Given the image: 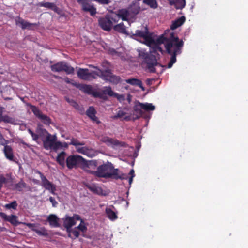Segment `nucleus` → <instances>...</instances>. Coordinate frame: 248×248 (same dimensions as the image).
I'll use <instances>...</instances> for the list:
<instances>
[{"label": "nucleus", "mask_w": 248, "mask_h": 248, "mask_svg": "<svg viewBox=\"0 0 248 248\" xmlns=\"http://www.w3.org/2000/svg\"><path fill=\"white\" fill-rule=\"evenodd\" d=\"M119 21L118 16L113 14H107L105 16L98 19L99 26L104 31H109L113 26V24Z\"/></svg>", "instance_id": "4"}, {"label": "nucleus", "mask_w": 248, "mask_h": 248, "mask_svg": "<svg viewBox=\"0 0 248 248\" xmlns=\"http://www.w3.org/2000/svg\"><path fill=\"white\" fill-rule=\"evenodd\" d=\"M7 183V179L3 175H0V191L1 190L3 184Z\"/></svg>", "instance_id": "49"}, {"label": "nucleus", "mask_w": 248, "mask_h": 248, "mask_svg": "<svg viewBox=\"0 0 248 248\" xmlns=\"http://www.w3.org/2000/svg\"><path fill=\"white\" fill-rule=\"evenodd\" d=\"M14 119L7 115H2L0 119V123L4 122L6 123L12 124L14 122Z\"/></svg>", "instance_id": "39"}, {"label": "nucleus", "mask_w": 248, "mask_h": 248, "mask_svg": "<svg viewBox=\"0 0 248 248\" xmlns=\"http://www.w3.org/2000/svg\"><path fill=\"white\" fill-rule=\"evenodd\" d=\"M50 68L53 72H60L63 71L66 74H72L74 72V68L65 61H61L51 65Z\"/></svg>", "instance_id": "6"}, {"label": "nucleus", "mask_w": 248, "mask_h": 248, "mask_svg": "<svg viewBox=\"0 0 248 248\" xmlns=\"http://www.w3.org/2000/svg\"><path fill=\"white\" fill-rule=\"evenodd\" d=\"M70 232H68V236L72 239H75L79 237V232L76 229L72 230L70 229Z\"/></svg>", "instance_id": "40"}, {"label": "nucleus", "mask_w": 248, "mask_h": 248, "mask_svg": "<svg viewBox=\"0 0 248 248\" xmlns=\"http://www.w3.org/2000/svg\"><path fill=\"white\" fill-rule=\"evenodd\" d=\"M85 186L88 189L95 194L100 195L102 193V188L95 184H87Z\"/></svg>", "instance_id": "21"}, {"label": "nucleus", "mask_w": 248, "mask_h": 248, "mask_svg": "<svg viewBox=\"0 0 248 248\" xmlns=\"http://www.w3.org/2000/svg\"><path fill=\"white\" fill-rule=\"evenodd\" d=\"M129 174L131 176H133V177L135 176V174H134V170L133 169H131L129 173Z\"/></svg>", "instance_id": "59"}, {"label": "nucleus", "mask_w": 248, "mask_h": 248, "mask_svg": "<svg viewBox=\"0 0 248 248\" xmlns=\"http://www.w3.org/2000/svg\"><path fill=\"white\" fill-rule=\"evenodd\" d=\"M95 1L98 2L100 4H108L110 1L109 0H94Z\"/></svg>", "instance_id": "54"}, {"label": "nucleus", "mask_w": 248, "mask_h": 248, "mask_svg": "<svg viewBox=\"0 0 248 248\" xmlns=\"http://www.w3.org/2000/svg\"><path fill=\"white\" fill-rule=\"evenodd\" d=\"M125 82L131 85L139 87L143 91L145 90L144 87L143 86L142 82L140 79L132 78L126 79Z\"/></svg>", "instance_id": "22"}, {"label": "nucleus", "mask_w": 248, "mask_h": 248, "mask_svg": "<svg viewBox=\"0 0 248 248\" xmlns=\"http://www.w3.org/2000/svg\"><path fill=\"white\" fill-rule=\"evenodd\" d=\"M113 16H118L119 20L121 18L123 21H127L128 18L130 17L127 8L120 9L118 11V14H113Z\"/></svg>", "instance_id": "20"}, {"label": "nucleus", "mask_w": 248, "mask_h": 248, "mask_svg": "<svg viewBox=\"0 0 248 248\" xmlns=\"http://www.w3.org/2000/svg\"><path fill=\"white\" fill-rule=\"evenodd\" d=\"M113 97L116 98L120 102L125 100V95L124 94H119L117 93H115Z\"/></svg>", "instance_id": "50"}, {"label": "nucleus", "mask_w": 248, "mask_h": 248, "mask_svg": "<svg viewBox=\"0 0 248 248\" xmlns=\"http://www.w3.org/2000/svg\"><path fill=\"white\" fill-rule=\"evenodd\" d=\"M73 85L78 88L80 90L86 94L92 95L94 97H101L100 93L98 92L94 91L91 85L79 84L76 82L73 83Z\"/></svg>", "instance_id": "10"}, {"label": "nucleus", "mask_w": 248, "mask_h": 248, "mask_svg": "<svg viewBox=\"0 0 248 248\" xmlns=\"http://www.w3.org/2000/svg\"><path fill=\"white\" fill-rule=\"evenodd\" d=\"M28 132L29 134L31 136V137L34 134V133L30 129H29L28 130Z\"/></svg>", "instance_id": "64"}, {"label": "nucleus", "mask_w": 248, "mask_h": 248, "mask_svg": "<svg viewBox=\"0 0 248 248\" xmlns=\"http://www.w3.org/2000/svg\"><path fill=\"white\" fill-rule=\"evenodd\" d=\"M102 92L104 94H108L109 96H114L115 93H114L110 86L105 87L104 89L102 90Z\"/></svg>", "instance_id": "41"}, {"label": "nucleus", "mask_w": 248, "mask_h": 248, "mask_svg": "<svg viewBox=\"0 0 248 248\" xmlns=\"http://www.w3.org/2000/svg\"><path fill=\"white\" fill-rule=\"evenodd\" d=\"M35 172L40 175L41 179V186L45 188V189L49 191L52 194L55 195L56 186L50 182L41 171L36 170Z\"/></svg>", "instance_id": "8"}, {"label": "nucleus", "mask_w": 248, "mask_h": 248, "mask_svg": "<svg viewBox=\"0 0 248 248\" xmlns=\"http://www.w3.org/2000/svg\"><path fill=\"white\" fill-rule=\"evenodd\" d=\"M4 108L0 106V119L2 116Z\"/></svg>", "instance_id": "57"}, {"label": "nucleus", "mask_w": 248, "mask_h": 248, "mask_svg": "<svg viewBox=\"0 0 248 248\" xmlns=\"http://www.w3.org/2000/svg\"><path fill=\"white\" fill-rule=\"evenodd\" d=\"M143 2L148 5L150 8L156 9L158 7V3L156 0H143Z\"/></svg>", "instance_id": "34"}, {"label": "nucleus", "mask_w": 248, "mask_h": 248, "mask_svg": "<svg viewBox=\"0 0 248 248\" xmlns=\"http://www.w3.org/2000/svg\"><path fill=\"white\" fill-rule=\"evenodd\" d=\"M49 201L52 204V206L54 207H56L58 205V202L53 198L52 197H50L49 198Z\"/></svg>", "instance_id": "52"}, {"label": "nucleus", "mask_w": 248, "mask_h": 248, "mask_svg": "<svg viewBox=\"0 0 248 248\" xmlns=\"http://www.w3.org/2000/svg\"><path fill=\"white\" fill-rule=\"evenodd\" d=\"M71 142L69 143V145H72L75 146H77L78 145H84L85 142H80L78 140H77L76 139L72 138L71 139Z\"/></svg>", "instance_id": "45"}, {"label": "nucleus", "mask_w": 248, "mask_h": 248, "mask_svg": "<svg viewBox=\"0 0 248 248\" xmlns=\"http://www.w3.org/2000/svg\"><path fill=\"white\" fill-rule=\"evenodd\" d=\"M139 106L146 111L154 110L155 109V107L152 104L150 103H142L139 102Z\"/></svg>", "instance_id": "33"}, {"label": "nucleus", "mask_w": 248, "mask_h": 248, "mask_svg": "<svg viewBox=\"0 0 248 248\" xmlns=\"http://www.w3.org/2000/svg\"><path fill=\"white\" fill-rule=\"evenodd\" d=\"M143 30H136L133 35L143 38L145 44L148 46H150L152 43H154V40L152 36V34L148 31L147 26L143 27Z\"/></svg>", "instance_id": "7"}, {"label": "nucleus", "mask_w": 248, "mask_h": 248, "mask_svg": "<svg viewBox=\"0 0 248 248\" xmlns=\"http://www.w3.org/2000/svg\"><path fill=\"white\" fill-rule=\"evenodd\" d=\"M121 81V78L119 76L113 75L112 73L110 75L109 82L113 84H117Z\"/></svg>", "instance_id": "37"}, {"label": "nucleus", "mask_w": 248, "mask_h": 248, "mask_svg": "<svg viewBox=\"0 0 248 248\" xmlns=\"http://www.w3.org/2000/svg\"><path fill=\"white\" fill-rule=\"evenodd\" d=\"M186 18L184 16H182L173 22L170 26V29L174 30L179 27L181 26L185 22Z\"/></svg>", "instance_id": "26"}, {"label": "nucleus", "mask_w": 248, "mask_h": 248, "mask_svg": "<svg viewBox=\"0 0 248 248\" xmlns=\"http://www.w3.org/2000/svg\"><path fill=\"white\" fill-rule=\"evenodd\" d=\"M68 147V144L66 142L62 143V148H67Z\"/></svg>", "instance_id": "61"}, {"label": "nucleus", "mask_w": 248, "mask_h": 248, "mask_svg": "<svg viewBox=\"0 0 248 248\" xmlns=\"http://www.w3.org/2000/svg\"><path fill=\"white\" fill-rule=\"evenodd\" d=\"M32 139L33 140L36 141L39 138V134L37 133V134L34 133V134L32 136Z\"/></svg>", "instance_id": "56"}, {"label": "nucleus", "mask_w": 248, "mask_h": 248, "mask_svg": "<svg viewBox=\"0 0 248 248\" xmlns=\"http://www.w3.org/2000/svg\"><path fill=\"white\" fill-rule=\"evenodd\" d=\"M3 152L7 159L10 161L18 163L17 158L14 155V151L10 145H6L4 146Z\"/></svg>", "instance_id": "14"}, {"label": "nucleus", "mask_w": 248, "mask_h": 248, "mask_svg": "<svg viewBox=\"0 0 248 248\" xmlns=\"http://www.w3.org/2000/svg\"><path fill=\"white\" fill-rule=\"evenodd\" d=\"M36 132L39 134V137L42 140V141L44 140L47 136L50 134L45 128H43L42 126H38L36 129Z\"/></svg>", "instance_id": "23"}, {"label": "nucleus", "mask_w": 248, "mask_h": 248, "mask_svg": "<svg viewBox=\"0 0 248 248\" xmlns=\"http://www.w3.org/2000/svg\"><path fill=\"white\" fill-rule=\"evenodd\" d=\"M32 231L35 232L38 235L47 237L48 235L47 230L45 227H41L40 229L32 228Z\"/></svg>", "instance_id": "31"}, {"label": "nucleus", "mask_w": 248, "mask_h": 248, "mask_svg": "<svg viewBox=\"0 0 248 248\" xmlns=\"http://www.w3.org/2000/svg\"><path fill=\"white\" fill-rule=\"evenodd\" d=\"M89 70L87 68H79L77 72L78 77L84 80H89Z\"/></svg>", "instance_id": "18"}, {"label": "nucleus", "mask_w": 248, "mask_h": 248, "mask_svg": "<svg viewBox=\"0 0 248 248\" xmlns=\"http://www.w3.org/2000/svg\"><path fill=\"white\" fill-rule=\"evenodd\" d=\"M0 217L4 220L9 222L11 224L15 226L21 224L22 222H19L17 220L18 217L15 215L7 216L3 212H0Z\"/></svg>", "instance_id": "15"}, {"label": "nucleus", "mask_w": 248, "mask_h": 248, "mask_svg": "<svg viewBox=\"0 0 248 248\" xmlns=\"http://www.w3.org/2000/svg\"><path fill=\"white\" fill-rule=\"evenodd\" d=\"M62 148V143L60 141H54V143L53 144V147H51V149L56 151L58 149Z\"/></svg>", "instance_id": "46"}, {"label": "nucleus", "mask_w": 248, "mask_h": 248, "mask_svg": "<svg viewBox=\"0 0 248 248\" xmlns=\"http://www.w3.org/2000/svg\"><path fill=\"white\" fill-rule=\"evenodd\" d=\"M64 80H65L66 83H71L73 85V83H71V80L68 78L66 77L64 79Z\"/></svg>", "instance_id": "60"}, {"label": "nucleus", "mask_w": 248, "mask_h": 248, "mask_svg": "<svg viewBox=\"0 0 248 248\" xmlns=\"http://www.w3.org/2000/svg\"><path fill=\"white\" fill-rule=\"evenodd\" d=\"M79 219H81V217L78 214H74L71 217L68 216L65 217L63 219V226L68 232H70L71 227L76 224V221Z\"/></svg>", "instance_id": "12"}, {"label": "nucleus", "mask_w": 248, "mask_h": 248, "mask_svg": "<svg viewBox=\"0 0 248 248\" xmlns=\"http://www.w3.org/2000/svg\"><path fill=\"white\" fill-rule=\"evenodd\" d=\"M151 45H153V46L151 47L150 49V52L153 54H155L158 52H160L161 53H163V50L162 48L159 46V44L156 43L155 41L154 43H152Z\"/></svg>", "instance_id": "29"}, {"label": "nucleus", "mask_w": 248, "mask_h": 248, "mask_svg": "<svg viewBox=\"0 0 248 248\" xmlns=\"http://www.w3.org/2000/svg\"><path fill=\"white\" fill-rule=\"evenodd\" d=\"M65 153L64 152H62L60 154H58L56 161L57 162L62 166H64L65 164L64 162V155Z\"/></svg>", "instance_id": "36"}, {"label": "nucleus", "mask_w": 248, "mask_h": 248, "mask_svg": "<svg viewBox=\"0 0 248 248\" xmlns=\"http://www.w3.org/2000/svg\"><path fill=\"white\" fill-rule=\"evenodd\" d=\"M186 5L185 0H175V8L182 9Z\"/></svg>", "instance_id": "42"}, {"label": "nucleus", "mask_w": 248, "mask_h": 248, "mask_svg": "<svg viewBox=\"0 0 248 248\" xmlns=\"http://www.w3.org/2000/svg\"><path fill=\"white\" fill-rule=\"evenodd\" d=\"M126 114V113L125 112H124L122 110H119L118 112L117 113L116 115L113 116L112 117V118L113 119H117L118 118H121Z\"/></svg>", "instance_id": "47"}, {"label": "nucleus", "mask_w": 248, "mask_h": 248, "mask_svg": "<svg viewBox=\"0 0 248 248\" xmlns=\"http://www.w3.org/2000/svg\"><path fill=\"white\" fill-rule=\"evenodd\" d=\"M47 220L51 226L53 227H59V224L58 221L59 219L55 215H50L48 217Z\"/></svg>", "instance_id": "24"}, {"label": "nucleus", "mask_w": 248, "mask_h": 248, "mask_svg": "<svg viewBox=\"0 0 248 248\" xmlns=\"http://www.w3.org/2000/svg\"><path fill=\"white\" fill-rule=\"evenodd\" d=\"M79 220L80 221V223L76 228L79 230L83 232H86L87 230V228L85 225L84 220L81 218Z\"/></svg>", "instance_id": "43"}, {"label": "nucleus", "mask_w": 248, "mask_h": 248, "mask_svg": "<svg viewBox=\"0 0 248 248\" xmlns=\"http://www.w3.org/2000/svg\"><path fill=\"white\" fill-rule=\"evenodd\" d=\"M109 53L112 55H117V56H119V53L116 50H115L113 48H112V49H109Z\"/></svg>", "instance_id": "55"}, {"label": "nucleus", "mask_w": 248, "mask_h": 248, "mask_svg": "<svg viewBox=\"0 0 248 248\" xmlns=\"http://www.w3.org/2000/svg\"><path fill=\"white\" fill-rule=\"evenodd\" d=\"M19 24H20L22 28L23 29H26V28H30L32 25H35V24H31L30 23L25 20H24L23 19L20 18L18 21Z\"/></svg>", "instance_id": "38"}, {"label": "nucleus", "mask_w": 248, "mask_h": 248, "mask_svg": "<svg viewBox=\"0 0 248 248\" xmlns=\"http://www.w3.org/2000/svg\"><path fill=\"white\" fill-rule=\"evenodd\" d=\"M27 106L30 107L34 115L39 119L45 124L49 125L51 124V119L47 116L43 114L41 110L35 106L27 103Z\"/></svg>", "instance_id": "9"}, {"label": "nucleus", "mask_w": 248, "mask_h": 248, "mask_svg": "<svg viewBox=\"0 0 248 248\" xmlns=\"http://www.w3.org/2000/svg\"><path fill=\"white\" fill-rule=\"evenodd\" d=\"M27 184L21 180L18 183L15 185V189L18 191H22L26 187Z\"/></svg>", "instance_id": "35"}, {"label": "nucleus", "mask_w": 248, "mask_h": 248, "mask_svg": "<svg viewBox=\"0 0 248 248\" xmlns=\"http://www.w3.org/2000/svg\"><path fill=\"white\" fill-rule=\"evenodd\" d=\"M40 6L50 9L56 13H58L60 11V9L54 3L51 2H41Z\"/></svg>", "instance_id": "25"}, {"label": "nucleus", "mask_w": 248, "mask_h": 248, "mask_svg": "<svg viewBox=\"0 0 248 248\" xmlns=\"http://www.w3.org/2000/svg\"><path fill=\"white\" fill-rule=\"evenodd\" d=\"M102 141L106 143L108 146L112 145L114 147H125L126 144L124 142L119 141L117 139H114L108 137H104L102 139Z\"/></svg>", "instance_id": "13"}, {"label": "nucleus", "mask_w": 248, "mask_h": 248, "mask_svg": "<svg viewBox=\"0 0 248 248\" xmlns=\"http://www.w3.org/2000/svg\"><path fill=\"white\" fill-rule=\"evenodd\" d=\"M127 9L130 16V18L134 17L140 13V7L135 4L130 5Z\"/></svg>", "instance_id": "19"}, {"label": "nucleus", "mask_w": 248, "mask_h": 248, "mask_svg": "<svg viewBox=\"0 0 248 248\" xmlns=\"http://www.w3.org/2000/svg\"><path fill=\"white\" fill-rule=\"evenodd\" d=\"M100 75V71L97 72V71H92L91 72H90V75H89V80L91 79H95L97 77H99Z\"/></svg>", "instance_id": "48"}, {"label": "nucleus", "mask_w": 248, "mask_h": 248, "mask_svg": "<svg viewBox=\"0 0 248 248\" xmlns=\"http://www.w3.org/2000/svg\"><path fill=\"white\" fill-rule=\"evenodd\" d=\"M87 149L88 148L85 147H82L78 148L77 151L79 153L84 155V154H86V152H87Z\"/></svg>", "instance_id": "51"}, {"label": "nucleus", "mask_w": 248, "mask_h": 248, "mask_svg": "<svg viewBox=\"0 0 248 248\" xmlns=\"http://www.w3.org/2000/svg\"><path fill=\"white\" fill-rule=\"evenodd\" d=\"M17 203L16 201H14L10 203L6 204L4 206L6 209H14L16 210L17 207Z\"/></svg>", "instance_id": "44"}, {"label": "nucleus", "mask_w": 248, "mask_h": 248, "mask_svg": "<svg viewBox=\"0 0 248 248\" xmlns=\"http://www.w3.org/2000/svg\"><path fill=\"white\" fill-rule=\"evenodd\" d=\"M98 70L100 71L99 77L102 79L108 82L110 75L112 74L111 71L109 70H106L105 71H102L99 69H98Z\"/></svg>", "instance_id": "27"}, {"label": "nucleus", "mask_w": 248, "mask_h": 248, "mask_svg": "<svg viewBox=\"0 0 248 248\" xmlns=\"http://www.w3.org/2000/svg\"><path fill=\"white\" fill-rule=\"evenodd\" d=\"M105 213L107 217L111 220H115L118 218V216L116 213L110 208H106L105 209Z\"/></svg>", "instance_id": "28"}, {"label": "nucleus", "mask_w": 248, "mask_h": 248, "mask_svg": "<svg viewBox=\"0 0 248 248\" xmlns=\"http://www.w3.org/2000/svg\"><path fill=\"white\" fill-rule=\"evenodd\" d=\"M87 162L88 161H86L82 156L77 155H70L66 160V166L69 169L77 168L81 165L82 169L84 170V166Z\"/></svg>", "instance_id": "5"}, {"label": "nucleus", "mask_w": 248, "mask_h": 248, "mask_svg": "<svg viewBox=\"0 0 248 248\" xmlns=\"http://www.w3.org/2000/svg\"><path fill=\"white\" fill-rule=\"evenodd\" d=\"M91 150H89V149H87V152H86V154H84V155H86L88 156H92L91 155H90V152H91Z\"/></svg>", "instance_id": "62"}, {"label": "nucleus", "mask_w": 248, "mask_h": 248, "mask_svg": "<svg viewBox=\"0 0 248 248\" xmlns=\"http://www.w3.org/2000/svg\"><path fill=\"white\" fill-rule=\"evenodd\" d=\"M113 28L120 33H125L126 31V27L123 22L113 26Z\"/></svg>", "instance_id": "32"}, {"label": "nucleus", "mask_w": 248, "mask_h": 248, "mask_svg": "<svg viewBox=\"0 0 248 248\" xmlns=\"http://www.w3.org/2000/svg\"><path fill=\"white\" fill-rule=\"evenodd\" d=\"M21 224L25 225L27 226H28L29 228H31L32 230V228H35V227L36 226L35 224L33 223H26V222H21Z\"/></svg>", "instance_id": "53"}, {"label": "nucleus", "mask_w": 248, "mask_h": 248, "mask_svg": "<svg viewBox=\"0 0 248 248\" xmlns=\"http://www.w3.org/2000/svg\"><path fill=\"white\" fill-rule=\"evenodd\" d=\"M77 2L80 5L82 11L89 12L91 16H93L96 14V8L88 0H77Z\"/></svg>", "instance_id": "11"}, {"label": "nucleus", "mask_w": 248, "mask_h": 248, "mask_svg": "<svg viewBox=\"0 0 248 248\" xmlns=\"http://www.w3.org/2000/svg\"><path fill=\"white\" fill-rule=\"evenodd\" d=\"M56 140H57L56 135H49L42 141L44 148L46 150L51 149V147H53V144Z\"/></svg>", "instance_id": "16"}, {"label": "nucleus", "mask_w": 248, "mask_h": 248, "mask_svg": "<svg viewBox=\"0 0 248 248\" xmlns=\"http://www.w3.org/2000/svg\"><path fill=\"white\" fill-rule=\"evenodd\" d=\"M139 55L140 57L143 60V62L146 64V68L151 73H155L156 72V69L155 67V66L164 67V66L157 62L156 56L150 52L148 53L141 51L140 52Z\"/></svg>", "instance_id": "3"}, {"label": "nucleus", "mask_w": 248, "mask_h": 248, "mask_svg": "<svg viewBox=\"0 0 248 248\" xmlns=\"http://www.w3.org/2000/svg\"><path fill=\"white\" fill-rule=\"evenodd\" d=\"M28 132L29 134L31 136V137L34 134V133L30 129H29L28 130Z\"/></svg>", "instance_id": "63"}, {"label": "nucleus", "mask_w": 248, "mask_h": 248, "mask_svg": "<svg viewBox=\"0 0 248 248\" xmlns=\"http://www.w3.org/2000/svg\"><path fill=\"white\" fill-rule=\"evenodd\" d=\"M97 165L98 162L96 160L88 161L85 163L84 170L98 178H113L116 180H124L128 178L127 174L122 173L118 169H114L113 164L108 161L99 166L97 170H94Z\"/></svg>", "instance_id": "1"}, {"label": "nucleus", "mask_w": 248, "mask_h": 248, "mask_svg": "<svg viewBox=\"0 0 248 248\" xmlns=\"http://www.w3.org/2000/svg\"><path fill=\"white\" fill-rule=\"evenodd\" d=\"M165 40H166L165 44L166 51L168 54L171 55L170 61L167 66L168 68H170L176 62V56L181 53L184 42L182 40H180L177 36H175L174 32L170 34L169 39L163 36L159 38L157 40V44L163 43Z\"/></svg>", "instance_id": "2"}, {"label": "nucleus", "mask_w": 248, "mask_h": 248, "mask_svg": "<svg viewBox=\"0 0 248 248\" xmlns=\"http://www.w3.org/2000/svg\"><path fill=\"white\" fill-rule=\"evenodd\" d=\"M169 4L170 5H174L175 7V0H170Z\"/></svg>", "instance_id": "58"}, {"label": "nucleus", "mask_w": 248, "mask_h": 248, "mask_svg": "<svg viewBox=\"0 0 248 248\" xmlns=\"http://www.w3.org/2000/svg\"><path fill=\"white\" fill-rule=\"evenodd\" d=\"M96 111L93 107H90L87 110L86 115L94 122H96L97 124H99L101 122L98 118L95 116Z\"/></svg>", "instance_id": "17"}, {"label": "nucleus", "mask_w": 248, "mask_h": 248, "mask_svg": "<svg viewBox=\"0 0 248 248\" xmlns=\"http://www.w3.org/2000/svg\"><path fill=\"white\" fill-rule=\"evenodd\" d=\"M142 109V108H141V107L139 106V103L134 106V111L135 113V114L134 115H135V117L134 118V120L138 119L142 116L143 115V111Z\"/></svg>", "instance_id": "30"}]
</instances>
